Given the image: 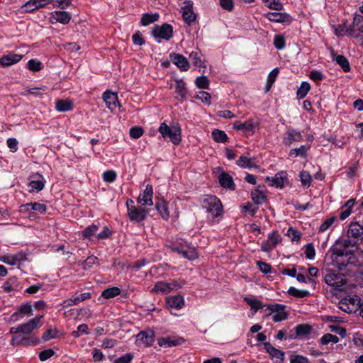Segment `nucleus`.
I'll use <instances>...</instances> for the list:
<instances>
[{
	"label": "nucleus",
	"instance_id": "1",
	"mask_svg": "<svg viewBox=\"0 0 363 363\" xmlns=\"http://www.w3.org/2000/svg\"><path fill=\"white\" fill-rule=\"evenodd\" d=\"M201 206L213 218L223 213V206L220 201L213 195H203L200 199Z\"/></svg>",
	"mask_w": 363,
	"mask_h": 363
},
{
	"label": "nucleus",
	"instance_id": "2",
	"mask_svg": "<svg viewBox=\"0 0 363 363\" xmlns=\"http://www.w3.org/2000/svg\"><path fill=\"white\" fill-rule=\"evenodd\" d=\"M324 281L335 291H341L346 288L347 279L345 276L342 274L335 273L330 269L325 270Z\"/></svg>",
	"mask_w": 363,
	"mask_h": 363
},
{
	"label": "nucleus",
	"instance_id": "3",
	"mask_svg": "<svg viewBox=\"0 0 363 363\" xmlns=\"http://www.w3.org/2000/svg\"><path fill=\"white\" fill-rule=\"evenodd\" d=\"M159 131L163 138H168L174 144L180 143L181 128L179 124L168 126L165 123H162L159 128Z\"/></svg>",
	"mask_w": 363,
	"mask_h": 363
},
{
	"label": "nucleus",
	"instance_id": "4",
	"mask_svg": "<svg viewBox=\"0 0 363 363\" xmlns=\"http://www.w3.org/2000/svg\"><path fill=\"white\" fill-rule=\"evenodd\" d=\"M330 258L333 266L342 270L345 267H349V252L340 251L338 249L329 250Z\"/></svg>",
	"mask_w": 363,
	"mask_h": 363
},
{
	"label": "nucleus",
	"instance_id": "5",
	"mask_svg": "<svg viewBox=\"0 0 363 363\" xmlns=\"http://www.w3.org/2000/svg\"><path fill=\"white\" fill-rule=\"evenodd\" d=\"M128 215L130 220L141 222L146 218L147 211L143 206H136L132 199H128L126 201Z\"/></svg>",
	"mask_w": 363,
	"mask_h": 363
},
{
	"label": "nucleus",
	"instance_id": "6",
	"mask_svg": "<svg viewBox=\"0 0 363 363\" xmlns=\"http://www.w3.org/2000/svg\"><path fill=\"white\" fill-rule=\"evenodd\" d=\"M152 34L157 42H160L161 39L168 40L172 36L173 28L171 25L167 23H164L162 26H155L152 30Z\"/></svg>",
	"mask_w": 363,
	"mask_h": 363
},
{
	"label": "nucleus",
	"instance_id": "7",
	"mask_svg": "<svg viewBox=\"0 0 363 363\" xmlns=\"http://www.w3.org/2000/svg\"><path fill=\"white\" fill-rule=\"evenodd\" d=\"M347 35L358 38L363 35V16L357 15L354 16L352 26L346 30Z\"/></svg>",
	"mask_w": 363,
	"mask_h": 363
},
{
	"label": "nucleus",
	"instance_id": "8",
	"mask_svg": "<svg viewBox=\"0 0 363 363\" xmlns=\"http://www.w3.org/2000/svg\"><path fill=\"white\" fill-rule=\"evenodd\" d=\"M347 237L359 245L363 240L362 225L357 222L351 223L347 230Z\"/></svg>",
	"mask_w": 363,
	"mask_h": 363
},
{
	"label": "nucleus",
	"instance_id": "9",
	"mask_svg": "<svg viewBox=\"0 0 363 363\" xmlns=\"http://www.w3.org/2000/svg\"><path fill=\"white\" fill-rule=\"evenodd\" d=\"M285 308V306L281 304L267 306V309L273 313L272 319L275 322H279L287 318L288 313L286 311Z\"/></svg>",
	"mask_w": 363,
	"mask_h": 363
},
{
	"label": "nucleus",
	"instance_id": "10",
	"mask_svg": "<svg viewBox=\"0 0 363 363\" xmlns=\"http://www.w3.org/2000/svg\"><path fill=\"white\" fill-rule=\"evenodd\" d=\"M168 309L174 315H179L182 308V296L180 295L169 296L166 298Z\"/></svg>",
	"mask_w": 363,
	"mask_h": 363
},
{
	"label": "nucleus",
	"instance_id": "11",
	"mask_svg": "<svg viewBox=\"0 0 363 363\" xmlns=\"http://www.w3.org/2000/svg\"><path fill=\"white\" fill-rule=\"evenodd\" d=\"M281 240L280 235L277 232H272L268 235V239L262 242L261 249L264 252L272 251Z\"/></svg>",
	"mask_w": 363,
	"mask_h": 363
},
{
	"label": "nucleus",
	"instance_id": "12",
	"mask_svg": "<svg viewBox=\"0 0 363 363\" xmlns=\"http://www.w3.org/2000/svg\"><path fill=\"white\" fill-rule=\"evenodd\" d=\"M153 189L151 185H147L143 192L138 197V203L142 206H148L153 204Z\"/></svg>",
	"mask_w": 363,
	"mask_h": 363
},
{
	"label": "nucleus",
	"instance_id": "13",
	"mask_svg": "<svg viewBox=\"0 0 363 363\" xmlns=\"http://www.w3.org/2000/svg\"><path fill=\"white\" fill-rule=\"evenodd\" d=\"M154 340V332L150 330L142 331L136 336V342L139 345L147 347L152 345Z\"/></svg>",
	"mask_w": 363,
	"mask_h": 363
},
{
	"label": "nucleus",
	"instance_id": "14",
	"mask_svg": "<svg viewBox=\"0 0 363 363\" xmlns=\"http://www.w3.org/2000/svg\"><path fill=\"white\" fill-rule=\"evenodd\" d=\"M72 18L71 15L66 11H55L50 13V22L51 23H60L67 24Z\"/></svg>",
	"mask_w": 363,
	"mask_h": 363
},
{
	"label": "nucleus",
	"instance_id": "15",
	"mask_svg": "<svg viewBox=\"0 0 363 363\" xmlns=\"http://www.w3.org/2000/svg\"><path fill=\"white\" fill-rule=\"evenodd\" d=\"M51 3L52 0H29L23 6V8L26 12H32L36 9L43 8Z\"/></svg>",
	"mask_w": 363,
	"mask_h": 363
},
{
	"label": "nucleus",
	"instance_id": "16",
	"mask_svg": "<svg viewBox=\"0 0 363 363\" xmlns=\"http://www.w3.org/2000/svg\"><path fill=\"white\" fill-rule=\"evenodd\" d=\"M358 244L356 243L352 239L347 237V239H339L335 243L330 247V250L338 249L340 251L351 252L352 250H348L350 247L356 246Z\"/></svg>",
	"mask_w": 363,
	"mask_h": 363
},
{
	"label": "nucleus",
	"instance_id": "17",
	"mask_svg": "<svg viewBox=\"0 0 363 363\" xmlns=\"http://www.w3.org/2000/svg\"><path fill=\"white\" fill-rule=\"evenodd\" d=\"M103 99L106 102V106L111 111H113L116 106H119L117 94L106 91L103 94Z\"/></svg>",
	"mask_w": 363,
	"mask_h": 363
},
{
	"label": "nucleus",
	"instance_id": "18",
	"mask_svg": "<svg viewBox=\"0 0 363 363\" xmlns=\"http://www.w3.org/2000/svg\"><path fill=\"white\" fill-rule=\"evenodd\" d=\"M183 18L188 23L191 24L195 21L196 15L193 11V3L191 1H185L183 6Z\"/></svg>",
	"mask_w": 363,
	"mask_h": 363
},
{
	"label": "nucleus",
	"instance_id": "19",
	"mask_svg": "<svg viewBox=\"0 0 363 363\" xmlns=\"http://www.w3.org/2000/svg\"><path fill=\"white\" fill-rule=\"evenodd\" d=\"M233 128L238 130H242L246 135H250L254 133L256 124L252 120H248L242 123L239 121H235L233 123Z\"/></svg>",
	"mask_w": 363,
	"mask_h": 363
},
{
	"label": "nucleus",
	"instance_id": "20",
	"mask_svg": "<svg viewBox=\"0 0 363 363\" xmlns=\"http://www.w3.org/2000/svg\"><path fill=\"white\" fill-rule=\"evenodd\" d=\"M23 57L22 55L9 52L0 58V65L9 67L18 62Z\"/></svg>",
	"mask_w": 363,
	"mask_h": 363
},
{
	"label": "nucleus",
	"instance_id": "21",
	"mask_svg": "<svg viewBox=\"0 0 363 363\" xmlns=\"http://www.w3.org/2000/svg\"><path fill=\"white\" fill-rule=\"evenodd\" d=\"M42 316L35 317L28 322L20 324L21 333L23 334H30L39 325Z\"/></svg>",
	"mask_w": 363,
	"mask_h": 363
},
{
	"label": "nucleus",
	"instance_id": "22",
	"mask_svg": "<svg viewBox=\"0 0 363 363\" xmlns=\"http://www.w3.org/2000/svg\"><path fill=\"white\" fill-rule=\"evenodd\" d=\"M32 177L35 179V180H32L29 182L28 185L31 188L30 191L34 190L37 191H41L44 188L45 183V180L44 179L43 177L41 174L36 173L33 174Z\"/></svg>",
	"mask_w": 363,
	"mask_h": 363
},
{
	"label": "nucleus",
	"instance_id": "23",
	"mask_svg": "<svg viewBox=\"0 0 363 363\" xmlns=\"http://www.w3.org/2000/svg\"><path fill=\"white\" fill-rule=\"evenodd\" d=\"M286 179V174L280 172L273 177H267L266 180L271 186L282 188L284 185V181Z\"/></svg>",
	"mask_w": 363,
	"mask_h": 363
},
{
	"label": "nucleus",
	"instance_id": "24",
	"mask_svg": "<svg viewBox=\"0 0 363 363\" xmlns=\"http://www.w3.org/2000/svg\"><path fill=\"white\" fill-rule=\"evenodd\" d=\"M220 185L224 188H228L230 190H234L235 185L233 182V177L226 172H222L218 177Z\"/></svg>",
	"mask_w": 363,
	"mask_h": 363
},
{
	"label": "nucleus",
	"instance_id": "25",
	"mask_svg": "<svg viewBox=\"0 0 363 363\" xmlns=\"http://www.w3.org/2000/svg\"><path fill=\"white\" fill-rule=\"evenodd\" d=\"M302 139V135L299 131L291 129L289 130L287 137L284 138V142L286 145H291L294 142H299Z\"/></svg>",
	"mask_w": 363,
	"mask_h": 363
},
{
	"label": "nucleus",
	"instance_id": "26",
	"mask_svg": "<svg viewBox=\"0 0 363 363\" xmlns=\"http://www.w3.org/2000/svg\"><path fill=\"white\" fill-rule=\"evenodd\" d=\"M236 164L242 168H253L257 167L255 164L254 159L246 155H242L236 162Z\"/></svg>",
	"mask_w": 363,
	"mask_h": 363
},
{
	"label": "nucleus",
	"instance_id": "27",
	"mask_svg": "<svg viewBox=\"0 0 363 363\" xmlns=\"http://www.w3.org/2000/svg\"><path fill=\"white\" fill-rule=\"evenodd\" d=\"M55 108L60 112H65L73 108V104L70 100L61 99L56 101Z\"/></svg>",
	"mask_w": 363,
	"mask_h": 363
},
{
	"label": "nucleus",
	"instance_id": "28",
	"mask_svg": "<svg viewBox=\"0 0 363 363\" xmlns=\"http://www.w3.org/2000/svg\"><path fill=\"white\" fill-rule=\"evenodd\" d=\"M264 347L267 352L272 356V357H276L277 359H279L280 360L284 359V352L282 351H280L276 348H274L271 344L269 342L264 343Z\"/></svg>",
	"mask_w": 363,
	"mask_h": 363
},
{
	"label": "nucleus",
	"instance_id": "29",
	"mask_svg": "<svg viewBox=\"0 0 363 363\" xmlns=\"http://www.w3.org/2000/svg\"><path fill=\"white\" fill-rule=\"evenodd\" d=\"M159 14L155 13L153 14L145 13L141 18V24L143 26H147L157 21L159 19Z\"/></svg>",
	"mask_w": 363,
	"mask_h": 363
},
{
	"label": "nucleus",
	"instance_id": "30",
	"mask_svg": "<svg viewBox=\"0 0 363 363\" xmlns=\"http://www.w3.org/2000/svg\"><path fill=\"white\" fill-rule=\"evenodd\" d=\"M311 327L308 325H298L296 330V335L297 337H303L307 335L311 332Z\"/></svg>",
	"mask_w": 363,
	"mask_h": 363
},
{
	"label": "nucleus",
	"instance_id": "31",
	"mask_svg": "<svg viewBox=\"0 0 363 363\" xmlns=\"http://www.w3.org/2000/svg\"><path fill=\"white\" fill-rule=\"evenodd\" d=\"M264 16L269 21L275 22H283L286 18L285 15L278 12H268Z\"/></svg>",
	"mask_w": 363,
	"mask_h": 363
},
{
	"label": "nucleus",
	"instance_id": "32",
	"mask_svg": "<svg viewBox=\"0 0 363 363\" xmlns=\"http://www.w3.org/2000/svg\"><path fill=\"white\" fill-rule=\"evenodd\" d=\"M155 206L161 216L164 219H167L169 217V212L167 210V203L164 201H160L156 203Z\"/></svg>",
	"mask_w": 363,
	"mask_h": 363
},
{
	"label": "nucleus",
	"instance_id": "33",
	"mask_svg": "<svg viewBox=\"0 0 363 363\" xmlns=\"http://www.w3.org/2000/svg\"><path fill=\"white\" fill-rule=\"evenodd\" d=\"M121 294V289L118 287H111L103 291L101 296L105 298H111Z\"/></svg>",
	"mask_w": 363,
	"mask_h": 363
},
{
	"label": "nucleus",
	"instance_id": "34",
	"mask_svg": "<svg viewBox=\"0 0 363 363\" xmlns=\"http://www.w3.org/2000/svg\"><path fill=\"white\" fill-rule=\"evenodd\" d=\"M212 137L217 143H225L228 139V136L225 133L218 129H216L212 132Z\"/></svg>",
	"mask_w": 363,
	"mask_h": 363
},
{
	"label": "nucleus",
	"instance_id": "35",
	"mask_svg": "<svg viewBox=\"0 0 363 363\" xmlns=\"http://www.w3.org/2000/svg\"><path fill=\"white\" fill-rule=\"evenodd\" d=\"M339 307L342 311H343L347 313H351L352 312H354L357 309V303H352V304H350V303H346V302H344L342 301H340L339 303Z\"/></svg>",
	"mask_w": 363,
	"mask_h": 363
},
{
	"label": "nucleus",
	"instance_id": "36",
	"mask_svg": "<svg viewBox=\"0 0 363 363\" xmlns=\"http://www.w3.org/2000/svg\"><path fill=\"white\" fill-rule=\"evenodd\" d=\"M311 89V86L309 83L306 82H303L301 83V86L297 91V96L299 99H303L306 96V95L308 94V91Z\"/></svg>",
	"mask_w": 363,
	"mask_h": 363
},
{
	"label": "nucleus",
	"instance_id": "37",
	"mask_svg": "<svg viewBox=\"0 0 363 363\" xmlns=\"http://www.w3.org/2000/svg\"><path fill=\"white\" fill-rule=\"evenodd\" d=\"M160 346L172 347L179 344V339H172L171 337L160 338L158 341Z\"/></svg>",
	"mask_w": 363,
	"mask_h": 363
},
{
	"label": "nucleus",
	"instance_id": "38",
	"mask_svg": "<svg viewBox=\"0 0 363 363\" xmlns=\"http://www.w3.org/2000/svg\"><path fill=\"white\" fill-rule=\"evenodd\" d=\"M263 3L266 4L267 6L270 9L280 11L282 9V4L279 0H262Z\"/></svg>",
	"mask_w": 363,
	"mask_h": 363
},
{
	"label": "nucleus",
	"instance_id": "39",
	"mask_svg": "<svg viewBox=\"0 0 363 363\" xmlns=\"http://www.w3.org/2000/svg\"><path fill=\"white\" fill-rule=\"evenodd\" d=\"M337 63L342 68L344 72H349L350 69V64L347 58L343 55L336 57Z\"/></svg>",
	"mask_w": 363,
	"mask_h": 363
},
{
	"label": "nucleus",
	"instance_id": "40",
	"mask_svg": "<svg viewBox=\"0 0 363 363\" xmlns=\"http://www.w3.org/2000/svg\"><path fill=\"white\" fill-rule=\"evenodd\" d=\"M183 256L189 259V260H194L198 257V254L196 251L195 247L187 246L186 250L183 249Z\"/></svg>",
	"mask_w": 363,
	"mask_h": 363
},
{
	"label": "nucleus",
	"instance_id": "41",
	"mask_svg": "<svg viewBox=\"0 0 363 363\" xmlns=\"http://www.w3.org/2000/svg\"><path fill=\"white\" fill-rule=\"evenodd\" d=\"M278 73H279L278 68H274L269 72L268 77H267V86H266L267 91H268L269 90L272 85L274 82V81L278 75Z\"/></svg>",
	"mask_w": 363,
	"mask_h": 363
},
{
	"label": "nucleus",
	"instance_id": "42",
	"mask_svg": "<svg viewBox=\"0 0 363 363\" xmlns=\"http://www.w3.org/2000/svg\"><path fill=\"white\" fill-rule=\"evenodd\" d=\"M339 341V338L334 335L327 333L324 335L320 340L322 345H328L330 342L337 343Z\"/></svg>",
	"mask_w": 363,
	"mask_h": 363
},
{
	"label": "nucleus",
	"instance_id": "43",
	"mask_svg": "<svg viewBox=\"0 0 363 363\" xmlns=\"http://www.w3.org/2000/svg\"><path fill=\"white\" fill-rule=\"evenodd\" d=\"M195 83L199 89H207L209 87V80L205 76L197 77Z\"/></svg>",
	"mask_w": 363,
	"mask_h": 363
},
{
	"label": "nucleus",
	"instance_id": "44",
	"mask_svg": "<svg viewBox=\"0 0 363 363\" xmlns=\"http://www.w3.org/2000/svg\"><path fill=\"white\" fill-rule=\"evenodd\" d=\"M308 148L305 145H301L298 148H294L290 150L289 155L297 157L300 155L302 157H306V152Z\"/></svg>",
	"mask_w": 363,
	"mask_h": 363
},
{
	"label": "nucleus",
	"instance_id": "45",
	"mask_svg": "<svg viewBox=\"0 0 363 363\" xmlns=\"http://www.w3.org/2000/svg\"><path fill=\"white\" fill-rule=\"evenodd\" d=\"M302 184L306 187H309L311 184V176L308 172L303 171L299 174Z\"/></svg>",
	"mask_w": 363,
	"mask_h": 363
},
{
	"label": "nucleus",
	"instance_id": "46",
	"mask_svg": "<svg viewBox=\"0 0 363 363\" xmlns=\"http://www.w3.org/2000/svg\"><path fill=\"white\" fill-rule=\"evenodd\" d=\"M288 293L294 296L303 298L309 294V292L306 290H298L294 287H290Z\"/></svg>",
	"mask_w": 363,
	"mask_h": 363
},
{
	"label": "nucleus",
	"instance_id": "47",
	"mask_svg": "<svg viewBox=\"0 0 363 363\" xmlns=\"http://www.w3.org/2000/svg\"><path fill=\"white\" fill-rule=\"evenodd\" d=\"M73 0H52L54 7L61 9H67L70 6Z\"/></svg>",
	"mask_w": 363,
	"mask_h": 363
},
{
	"label": "nucleus",
	"instance_id": "48",
	"mask_svg": "<svg viewBox=\"0 0 363 363\" xmlns=\"http://www.w3.org/2000/svg\"><path fill=\"white\" fill-rule=\"evenodd\" d=\"M27 67L28 69L33 72H38L43 69L42 63L33 59L28 61Z\"/></svg>",
	"mask_w": 363,
	"mask_h": 363
},
{
	"label": "nucleus",
	"instance_id": "49",
	"mask_svg": "<svg viewBox=\"0 0 363 363\" xmlns=\"http://www.w3.org/2000/svg\"><path fill=\"white\" fill-rule=\"evenodd\" d=\"M144 133V130L140 126H134L130 130V136L133 139L140 138Z\"/></svg>",
	"mask_w": 363,
	"mask_h": 363
},
{
	"label": "nucleus",
	"instance_id": "50",
	"mask_svg": "<svg viewBox=\"0 0 363 363\" xmlns=\"http://www.w3.org/2000/svg\"><path fill=\"white\" fill-rule=\"evenodd\" d=\"M152 291L155 292L169 293V286L167 283L158 282L155 285Z\"/></svg>",
	"mask_w": 363,
	"mask_h": 363
},
{
	"label": "nucleus",
	"instance_id": "51",
	"mask_svg": "<svg viewBox=\"0 0 363 363\" xmlns=\"http://www.w3.org/2000/svg\"><path fill=\"white\" fill-rule=\"evenodd\" d=\"M196 98L201 100L203 103H204L207 105L211 104V96L208 92H206L204 91H201L198 93Z\"/></svg>",
	"mask_w": 363,
	"mask_h": 363
},
{
	"label": "nucleus",
	"instance_id": "52",
	"mask_svg": "<svg viewBox=\"0 0 363 363\" xmlns=\"http://www.w3.org/2000/svg\"><path fill=\"white\" fill-rule=\"evenodd\" d=\"M40 342L38 337L35 336L23 337V347L35 345Z\"/></svg>",
	"mask_w": 363,
	"mask_h": 363
},
{
	"label": "nucleus",
	"instance_id": "53",
	"mask_svg": "<svg viewBox=\"0 0 363 363\" xmlns=\"http://www.w3.org/2000/svg\"><path fill=\"white\" fill-rule=\"evenodd\" d=\"M251 195L253 201L257 204L262 203L265 201L264 195L259 191H252Z\"/></svg>",
	"mask_w": 363,
	"mask_h": 363
},
{
	"label": "nucleus",
	"instance_id": "54",
	"mask_svg": "<svg viewBox=\"0 0 363 363\" xmlns=\"http://www.w3.org/2000/svg\"><path fill=\"white\" fill-rule=\"evenodd\" d=\"M89 327L86 324H82L77 327V330L73 331L72 335L74 337H79L82 334H88Z\"/></svg>",
	"mask_w": 363,
	"mask_h": 363
},
{
	"label": "nucleus",
	"instance_id": "55",
	"mask_svg": "<svg viewBox=\"0 0 363 363\" xmlns=\"http://www.w3.org/2000/svg\"><path fill=\"white\" fill-rule=\"evenodd\" d=\"M245 301L251 306V308L254 310L255 313L262 307L261 301L257 299L245 298Z\"/></svg>",
	"mask_w": 363,
	"mask_h": 363
},
{
	"label": "nucleus",
	"instance_id": "56",
	"mask_svg": "<svg viewBox=\"0 0 363 363\" xmlns=\"http://www.w3.org/2000/svg\"><path fill=\"white\" fill-rule=\"evenodd\" d=\"M290 363H309V360L304 356L293 354L290 356Z\"/></svg>",
	"mask_w": 363,
	"mask_h": 363
},
{
	"label": "nucleus",
	"instance_id": "57",
	"mask_svg": "<svg viewBox=\"0 0 363 363\" xmlns=\"http://www.w3.org/2000/svg\"><path fill=\"white\" fill-rule=\"evenodd\" d=\"M336 220V218L335 216H333L331 218H329L326 219L320 226L319 231L320 232H325L327 230L332 224L335 222Z\"/></svg>",
	"mask_w": 363,
	"mask_h": 363
},
{
	"label": "nucleus",
	"instance_id": "58",
	"mask_svg": "<svg viewBox=\"0 0 363 363\" xmlns=\"http://www.w3.org/2000/svg\"><path fill=\"white\" fill-rule=\"evenodd\" d=\"M55 354V352L52 349H47L42 351L39 354V358L41 361H45L49 358L52 357Z\"/></svg>",
	"mask_w": 363,
	"mask_h": 363
},
{
	"label": "nucleus",
	"instance_id": "59",
	"mask_svg": "<svg viewBox=\"0 0 363 363\" xmlns=\"http://www.w3.org/2000/svg\"><path fill=\"white\" fill-rule=\"evenodd\" d=\"M116 178V173L113 170H108L103 174V179L106 182H113Z\"/></svg>",
	"mask_w": 363,
	"mask_h": 363
},
{
	"label": "nucleus",
	"instance_id": "60",
	"mask_svg": "<svg viewBox=\"0 0 363 363\" xmlns=\"http://www.w3.org/2000/svg\"><path fill=\"white\" fill-rule=\"evenodd\" d=\"M98 258L95 256H89L88 258L82 262V266L84 269L91 268L94 264L96 263Z\"/></svg>",
	"mask_w": 363,
	"mask_h": 363
},
{
	"label": "nucleus",
	"instance_id": "61",
	"mask_svg": "<svg viewBox=\"0 0 363 363\" xmlns=\"http://www.w3.org/2000/svg\"><path fill=\"white\" fill-rule=\"evenodd\" d=\"M98 230V226L96 225H89L82 231V235L88 238L95 234Z\"/></svg>",
	"mask_w": 363,
	"mask_h": 363
},
{
	"label": "nucleus",
	"instance_id": "62",
	"mask_svg": "<svg viewBox=\"0 0 363 363\" xmlns=\"http://www.w3.org/2000/svg\"><path fill=\"white\" fill-rule=\"evenodd\" d=\"M305 254L309 259H313L315 257V251L312 244L309 243L306 245Z\"/></svg>",
	"mask_w": 363,
	"mask_h": 363
},
{
	"label": "nucleus",
	"instance_id": "63",
	"mask_svg": "<svg viewBox=\"0 0 363 363\" xmlns=\"http://www.w3.org/2000/svg\"><path fill=\"white\" fill-rule=\"evenodd\" d=\"M274 46L279 50L284 48L285 46L284 38L281 35H276L274 40Z\"/></svg>",
	"mask_w": 363,
	"mask_h": 363
},
{
	"label": "nucleus",
	"instance_id": "64",
	"mask_svg": "<svg viewBox=\"0 0 363 363\" xmlns=\"http://www.w3.org/2000/svg\"><path fill=\"white\" fill-rule=\"evenodd\" d=\"M347 29H350L345 23H342L341 25H338L335 28V33L337 36H342L343 35H347Z\"/></svg>",
	"mask_w": 363,
	"mask_h": 363
}]
</instances>
